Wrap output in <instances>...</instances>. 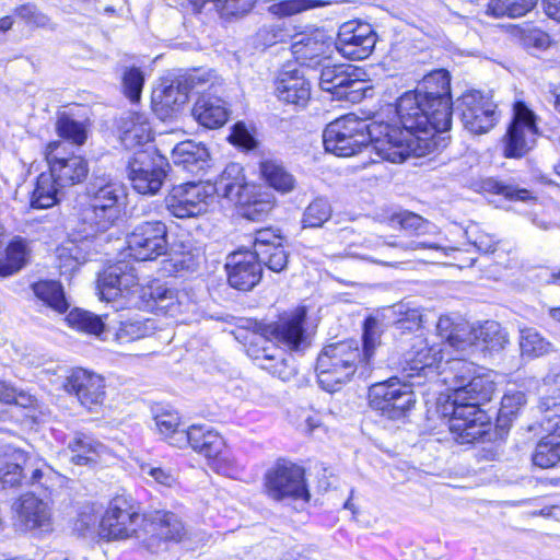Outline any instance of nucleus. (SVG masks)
<instances>
[{
    "instance_id": "60",
    "label": "nucleus",
    "mask_w": 560,
    "mask_h": 560,
    "mask_svg": "<svg viewBox=\"0 0 560 560\" xmlns=\"http://www.w3.org/2000/svg\"><path fill=\"white\" fill-rule=\"evenodd\" d=\"M526 404V395L523 392L506 393L501 399L500 417L515 416Z\"/></svg>"
},
{
    "instance_id": "23",
    "label": "nucleus",
    "mask_w": 560,
    "mask_h": 560,
    "mask_svg": "<svg viewBox=\"0 0 560 560\" xmlns=\"http://www.w3.org/2000/svg\"><path fill=\"white\" fill-rule=\"evenodd\" d=\"M211 187L214 188V196H221L238 205L252 203L255 189V186L247 182L244 168L238 163L228 164ZM253 203L257 205L256 201Z\"/></svg>"
},
{
    "instance_id": "32",
    "label": "nucleus",
    "mask_w": 560,
    "mask_h": 560,
    "mask_svg": "<svg viewBox=\"0 0 560 560\" xmlns=\"http://www.w3.org/2000/svg\"><path fill=\"white\" fill-rule=\"evenodd\" d=\"M280 325L278 323L264 324L257 341L252 345L247 352L257 361L262 369H270L272 365L267 362L277 360L279 355Z\"/></svg>"
},
{
    "instance_id": "27",
    "label": "nucleus",
    "mask_w": 560,
    "mask_h": 560,
    "mask_svg": "<svg viewBox=\"0 0 560 560\" xmlns=\"http://www.w3.org/2000/svg\"><path fill=\"white\" fill-rule=\"evenodd\" d=\"M466 339L470 343L467 346V350L463 352L469 355L476 351L499 352L509 343L508 332L494 320H486L478 326L470 325V334Z\"/></svg>"
},
{
    "instance_id": "34",
    "label": "nucleus",
    "mask_w": 560,
    "mask_h": 560,
    "mask_svg": "<svg viewBox=\"0 0 560 560\" xmlns=\"http://www.w3.org/2000/svg\"><path fill=\"white\" fill-rule=\"evenodd\" d=\"M172 160L175 165L198 175L208 165L209 151L202 143L187 140L175 145Z\"/></svg>"
},
{
    "instance_id": "15",
    "label": "nucleus",
    "mask_w": 560,
    "mask_h": 560,
    "mask_svg": "<svg viewBox=\"0 0 560 560\" xmlns=\"http://www.w3.org/2000/svg\"><path fill=\"white\" fill-rule=\"evenodd\" d=\"M442 360V349L439 346H430L425 339L417 337L406 354L401 375L418 387L423 386L425 381L432 384Z\"/></svg>"
},
{
    "instance_id": "33",
    "label": "nucleus",
    "mask_w": 560,
    "mask_h": 560,
    "mask_svg": "<svg viewBox=\"0 0 560 560\" xmlns=\"http://www.w3.org/2000/svg\"><path fill=\"white\" fill-rule=\"evenodd\" d=\"M152 140V130L145 115L130 113L121 119L120 141L128 150H137Z\"/></svg>"
},
{
    "instance_id": "5",
    "label": "nucleus",
    "mask_w": 560,
    "mask_h": 560,
    "mask_svg": "<svg viewBox=\"0 0 560 560\" xmlns=\"http://www.w3.org/2000/svg\"><path fill=\"white\" fill-rule=\"evenodd\" d=\"M280 234L271 229L256 233L254 252L237 250L228 256L225 268L231 287L252 290L261 279V264L275 272L280 271Z\"/></svg>"
},
{
    "instance_id": "46",
    "label": "nucleus",
    "mask_w": 560,
    "mask_h": 560,
    "mask_svg": "<svg viewBox=\"0 0 560 560\" xmlns=\"http://www.w3.org/2000/svg\"><path fill=\"white\" fill-rule=\"evenodd\" d=\"M537 409L541 415V425L546 431L560 438V396H544Z\"/></svg>"
},
{
    "instance_id": "29",
    "label": "nucleus",
    "mask_w": 560,
    "mask_h": 560,
    "mask_svg": "<svg viewBox=\"0 0 560 560\" xmlns=\"http://www.w3.org/2000/svg\"><path fill=\"white\" fill-rule=\"evenodd\" d=\"M69 460L78 466L96 464L107 455L108 448L93 436L75 432L67 442L65 448Z\"/></svg>"
},
{
    "instance_id": "12",
    "label": "nucleus",
    "mask_w": 560,
    "mask_h": 560,
    "mask_svg": "<svg viewBox=\"0 0 560 560\" xmlns=\"http://www.w3.org/2000/svg\"><path fill=\"white\" fill-rule=\"evenodd\" d=\"M411 93L423 98V104L432 106L433 121L440 129L452 125L451 79L446 70L440 69L427 74Z\"/></svg>"
},
{
    "instance_id": "9",
    "label": "nucleus",
    "mask_w": 560,
    "mask_h": 560,
    "mask_svg": "<svg viewBox=\"0 0 560 560\" xmlns=\"http://www.w3.org/2000/svg\"><path fill=\"white\" fill-rule=\"evenodd\" d=\"M145 536L143 548L152 553L166 548L168 542L188 544L191 541V533L185 526L182 518L166 510H153L144 512Z\"/></svg>"
},
{
    "instance_id": "55",
    "label": "nucleus",
    "mask_w": 560,
    "mask_h": 560,
    "mask_svg": "<svg viewBox=\"0 0 560 560\" xmlns=\"http://www.w3.org/2000/svg\"><path fill=\"white\" fill-rule=\"evenodd\" d=\"M483 188L489 192L502 195L511 200L525 201L532 198L529 190L505 185L494 179H487L483 183Z\"/></svg>"
},
{
    "instance_id": "17",
    "label": "nucleus",
    "mask_w": 560,
    "mask_h": 560,
    "mask_svg": "<svg viewBox=\"0 0 560 560\" xmlns=\"http://www.w3.org/2000/svg\"><path fill=\"white\" fill-rule=\"evenodd\" d=\"M497 105L479 91H467L455 102L463 126L474 135L491 130L498 120Z\"/></svg>"
},
{
    "instance_id": "37",
    "label": "nucleus",
    "mask_w": 560,
    "mask_h": 560,
    "mask_svg": "<svg viewBox=\"0 0 560 560\" xmlns=\"http://www.w3.org/2000/svg\"><path fill=\"white\" fill-rule=\"evenodd\" d=\"M28 456L21 450L7 448L0 452V488H11L21 485L23 467L27 464Z\"/></svg>"
},
{
    "instance_id": "57",
    "label": "nucleus",
    "mask_w": 560,
    "mask_h": 560,
    "mask_svg": "<svg viewBox=\"0 0 560 560\" xmlns=\"http://www.w3.org/2000/svg\"><path fill=\"white\" fill-rule=\"evenodd\" d=\"M57 253L61 273L74 271L83 261V258L78 256V246L72 242L59 247Z\"/></svg>"
},
{
    "instance_id": "53",
    "label": "nucleus",
    "mask_w": 560,
    "mask_h": 560,
    "mask_svg": "<svg viewBox=\"0 0 560 560\" xmlns=\"http://www.w3.org/2000/svg\"><path fill=\"white\" fill-rule=\"evenodd\" d=\"M465 234L468 242L480 253L488 254L495 250L498 244L495 237L481 231L477 224L469 225L465 230Z\"/></svg>"
},
{
    "instance_id": "6",
    "label": "nucleus",
    "mask_w": 560,
    "mask_h": 560,
    "mask_svg": "<svg viewBox=\"0 0 560 560\" xmlns=\"http://www.w3.org/2000/svg\"><path fill=\"white\" fill-rule=\"evenodd\" d=\"M91 203L82 210L84 237L107 231L119 218L127 198L126 187L109 176H95L88 186Z\"/></svg>"
},
{
    "instance_id": "1",
    "label": "nucleus",
    "mask_w": 560,
    "mask_h": 560,
    "mask_svg": "<svg viewBox=\"0 0 560 560\" xmlns=\"http://www.w3.org/2000/svg\"><path fill=\"white\" fill-rule=\"evenodd\" d=\"M476 365L463 358L442 361L432 386L445 385L452 406L450 431L460 444L481 440L491 428L490 417L480 406L490 401L495 384L486 375L476 374Z\"/></svg>"
},
{
    "instance_id": "35",
    "label": "nucleus",
    "mask_w": 560,
    "mask_h": 560,
    "mask_svg": "<svg viewBox=\"0 0 560 560\" xmlns=\"http://www.w3.org/2000/svg\"><path fill=\"white\" fill-rule=\"evenodd\" d=\"M328 48V38L320 31L311 34H298L290 44V52L301 66L324 56Z\"/></svg>"
},
{
    "instance_id": "63",
    "label": "nucleus",
    "mask_w": 560,
    "mask_h": 560,
    "mask_svg": "<svg viewBox=\"0 0 560 560\" xmlns=\"http://www.w3.org/2000/svg\"><path fill=\"white\" fill-rule=\"evenodd\" d=\"M18 14L32 26L43 28L51 26L49 18L33 5H22L18 9Z\"/></svg>"
},
{
    "instance_id": "51",
    "label": "nucleus",
    "mask_w": 560,
    "mask_h": 560,
    "mask_svg": "<svg viewBox=\"0 0 560 560\" xmlns=\"http://www.w3.org/2000/svg\"><path fill=\"white\" fill-rule=\"evenodd\" d=\"M209 465L212 469H214L218 474L230 478H238L243 472L244 467L236 460L235 456L224 446L221 454L214 456Z\"/></svg>"
},
{
    "instance_id": "36",
    "label": "nucleus",
    "mask_w": 560,
    "mask_h": 560,
    "mask_svg": "<svg viewBox=\"0 0 560 560\" xmlns=\"http://www.w3.org/2000/svg\"><path fill=\"white\" fill-rule=\"evenodd\" d=\"M205 456L210 462L214 456L221 454L225 446L223 438L207 425H190L187 436V447Z\"/></svg>"
},
{
    "instance_id": "41",
    "label": "nucleus",
    "mask_w": 560,
    "mask_h": 560,
    "mask_svg": "<svg viewBox=\"0 0 560 560\" xmlns=\"http://www.w3.org/2000/svg\"><path fill=\"white\" fill-rule=\"evenodd\" d=\"M534 465L540 468H550L560 462V438L549 432L536 445L533 454Z\"/></svg>"
},
{
    "instance_id": "21",
    "label": "nucleus",
    "mask_w": 560,
    "mask_h": 560,
    "mask_svg": "<svg viewBox=\"0 0 560 560\" xmlns=\"http://www.w3.org/2000/svg\"><path fill=\"white\" fill-rule=\"evenodd\" d=\"M376 38V33L371 24L348 21L339 27L336 48L348 59L362 60L372 54Z\"/></svg>"
},
{
    "instance_id": "26",
    "label": "nucleus",
    "mask_w": 560,
    "mask_h": 560,
    "mask_svg": "<svg viewBox=\"0 0 560 560\" xmlns=\"http://www.w3.org/2000/svg\"><path fill=\"white\" fill-rule=\"evenodd\" d=\"M311 98V86L299 68L287 65L282 69V112L304 109Z\"/></svg>"
},
{
    "instance_id": "28",
    "label": "nucleus",
    "mask_w": 560,
    "mask_h": 560,
    "mask_svg": "<svg viewBox=\"0 0 560 560\" xmlns=\"http://www.w3.org/2000/svg\"><path fill=\"white\" fill-rule=\"evenodd\" d=\"M153 319L140 315L119 314L107 323V330L120 345L130 343L151 336L155 331Z\"/></svg>"
},
{
    "instance_id": "50",
    "label": "nucleus",
    "mask_w": 560,
    "mask_h": 560,
    "mask_svg": "<svg viewBox=\"0 0 560 560\" xmlns=\"http://www.w3.org/2000/svg\"><path fill=\"white\" fill-rule=\"evenodd\" d=\"M187 95L178 86L170 84L153 92V102L155 105L165 107L170 113H174L178 107L185 104Z\"/></svg>"
},
{
    "instance_id": "52",
    "label": "nucleus",
    "mask_w": 560,
    "mask_h": 560,
    "mask_svg": "<svg viewBox=\"0 0 560 560\" xmlns=\"http://www.w3.org/2000/svg\"><path fill=\"white\" fill-rule=\"evenodd\" d=\"M390 223L392 226H399L401 230L416 235L427 233L430 226V223L422 217L409 211L394 214L390 218Z\"/></svg>"
},
{
    "instance_id": "3",
    "label": "nucleus",
    "mask_w": 560,
    "mask_h": 560,
    "mask_svg": "<svg viewBox=\"0 0 560 560\" xmlns=\"http://www.w3.org/2000/svg\"><path fill=\"white\" fill-rule=\"evenodd\" d=\"M363 347L357 340H343L325 346L316 361L319 386L329 393L337 392L354 375L366 378L372 371L374 351L380 345L377 320L369 317L364 322Z\"/></svg>"
},
{
    "instance_id": "54",
    "label": "nucleus",
    "mask_w": 560,
    "mask_h": 560,
    "mask_svg": "<svg viewBox=\"0 0 560 560\" xmlns=\"http://www.w3.org/2000/svg\"><path fill=\"white\" fill-rule=\"evenodd\" d=\"M35 398L24 390L11 386L7 382L0 381V402L14 404L23 408L32 407L35 404Z\"/></svg>"
},
{
    "instance_id": "18",
    "label": "nucleus",
    "mask_w": 560,
    "mask_h": 560,
    "mask_svg": "<svg viewBox=\"0 0 560 560\" xmlns=\"http://www.w3.org/2000/svg\"><path fill=\"white\" fill-rule=\"evenodd\" d=\"M128 255L136 260H154L167 250V228L162 221L139 223L126 237Z\"/></svg>"
},
{
    "instance_id": "11",
    "label": "nucleus",
    "mask_w": 560,
    "mask_h": 560,
    "mask_svg": "<svg viewBox=\"0 0 560 560\" xmlns=\"http://www.w3.org/2000/svg\"><path fill=\"white\" fill-rule=\"evenodd\" d=\"M167 161L150 148L137 150L128 162V178L141 195H156L165 178Z\"/></svg>"
},
{
    "instance_id": "56",
    "label": "nucleus",
    "mask_w": 560,
    "mask_h": 560,
    "mask_svg": "<svg viewBox=\"0 0 560 560\" xmlns=\"http://www.w3.org/2000/svg\"><path fill=\"white\" fill-rule=\"evenodd\" d=\"M143 82V74L138 68H130L125 71L122 77L124 93L131 102L140 100Z\"/></svg>"
},
{
    "instance_id": "45",
    "label": "nucleus",
    "mask_w": 560,
    "mask_h": 560,
    "mask_svg": "<svg viewBox=\"0 0 560 560\" xmlns=\"http://www.w3.org/2000/svg\"><path fill=\"white\" fill-rule=\"evenodd\" d=\"M66 320L73 329L95 336H100L105 328V324L100 316L81 308L72 310L67 315Z\"/></svg>"
},
{
    "instance_id": "44",
    "label": "nucleus",
    "mask_w": 560,
    "mask_h": 560,
    "mask_svg": "<svg viewBox=\"0 0 560 560\" xmlns=\"http://www.w3.org/2000/svg\"><path fill=\"white\" fill-rule=\"evenodd\" d=\"M537 0H490L487 13L494 18L516 19L530 12Z\"/></svg>"
},
{
    "instance_id": "22",
    "label": "nucleus",
    "mask_w": 560,
    "mask_h": 560,
    "mask_svg": "<svg viewBox=\"0 0 560 560\" xmlns=\"http://www.w3.org/2000/svg\"><path fill=\"white\" fill-rule=\"evenodd\" d=\"M60 149V142H50L46 147L45 156L49 165V174L59 187L82 183L89 174L88 161L81 155L62 154Z\"/></svg>"
},
{
    "instance_id": "42",
    "label": "nucleus",
    "mask_w": 560,
    "mask_h": 560,
    "mask_svg": "<svg viewBox=\"0 0 560 560\" xmlns=\"http://www.w3.org/2000/svg\"><path fill=\"white\" fill-rule=\"evenodd\" d=\"M58 184L49 173H42L37 177L35 189L31 197V207L47 209L57 202Z\"/></svg>"
},
{
    "instance_id": "20",
    "label": "nucleus",
    "mask_w": 560,
    "mask_h": 560,
    "mask_svg": "<svg viewBox=\"0 0 560 560\" xmlns=\"http://www.w3.org/2000/svg\"><path fill=\"white\" fill-rule=\"evenodd\" d=\"M62 387L68 394L74 395L78 401L91 411L97 410L106 399L105 378L86 369H72L66 376Z\"/></svg>"
},
{
    "instance_id": "64",
    "label": "nucleus",
    "mask_w": 560,
    "mask_h": 560,
    "mask_svg": "<svg viewBox=\"0 0 560 560\" xmlns=\"http://www.w3.org/2000/svg\"><path fill=\"white\" fill-rule=\"evenodd\" d=\"M221 11L225 15L243 16L247 14L255 4V0H218Z\"/></svg>"
},
{
    "instance_id": "61",
    "label": "nucleus",
    "mask_w": 560,
    "mask_h": 560,
    "mask_svg": "<svg viewBox=\"0 0 560 560\" xmlns=\"http://www.w3.org/2000/svg\"><path fill=\"white\" fill-rule=\"evenodd\" d=\"M264 491L275 501L280 500V463L276 462L264 476Z\"/></svg>"
},
{
    "instance_id": "48",
    "label": "nucleus",
    "mask_w": 560,
    "mask_h": 560,
    "mask_svg": "<svg viewBox=\"0 0 560 560\" xmlns=\"http://www.w3.org/2000/svg\"><path fill=\"white\" fill-rule=\"evenodd\" d=\"M331 215V207L327 199L316 198L305 209L303 215V228H319Z\"/></svg>"
},
{
    "instance_id": "39",
    "label": "nucleus",
    "mask_w": 560,
    "mask_h": 560,
    "mask_svg": "<svg viewBox=\"0 0 560 560\" xmlns=\"http://www.w3.org/2000/svg\"><path fill=\"white\" fill-rule=\"evenodd\" d=\"M28 256L27 245L22 238H14L0 258V277H9L24 267Z\"/></svg>"
},
{
    "instance_id": "59",
    "label": "nucleus",
    "mask_w": 560,
    "mask_h": 560,
    "mask_svg": "<svg viewBox=\"0 0 560 560\" xmlns=\"http://www.w3.org/2000/svg\"><path fill=\"white\" fill-rule=\"evenodd\" d=\"M229 139L233 144L245 150H253L257 145V141L253 132L243 121H238L233 126V130Z\"/></svg>"
},
{
    "instance_id": "4",
    "label": "nucleus",
    "mask_w": 560,
    "mask_h": 560,
    "mask_svg": "<svg viewBox=\"0 0 560 560\" xmlns=\"http://www.w3.org/2000/svg\"><path fill=\"white\" fill-rule=\"evenodd\" d=\"M97 289L101 300L116 302L124 299V305L130 306L147 302L149 307L171 317L182 313L185 298L160 282L145 288L139 282L133 266L122 261L109 266L98 276Z\"/></svg>"
},
{
    "instance_id": "2",
    "label": "nucleus",
    "mask_w": 560,
    "mask_h": 560,
    "mask_svg": "<svg viewBox=\"0 0 560 560\" xmlns=\"http://www.w3.org/2000/svg\"><path fill=\"white\" fill-rule=\"evenodd\" d=\"M397 135L399 132L389 124L368 122L349 114L327 125L323 142L326 151L338 156H351L364 149L375 151L382 160L401 163L406 160L408 147Z\"/></svg>"
},
{
    "instance_id": "31",
    "label": "nucleus",
    "mask_w": 560,
    "mask_h": 560,
    "mask_svg": "<svg viewBox=\"0 0 560 560\" xmlns=\"http://www.w3.org/2000/svg\"><path fill=\"white\" fill-rule=\"evenodd\" d=\"M194 118L208 129L222 127L229 119L226 103L219 96L205 93L198 97L192 107Z\"/></svg>"
},
{
    "instance_id": "13",
    "label": "nucleus",
    "mask_w": 560,
    "mask_h": 560,
    "mask_svg": "<svg viewBox=\"0 0 560 560\" xmlns=\"http://www.w3.org/2000/svg\"><path fill=\"white\" fill-rule=\"evenodd\" d=\"M319 86L335 98L359 103L371 90L366 81L360 79L359 69L350 65L325 66L319 75Z\"/></svg>"
},
{
    "instance_id": "24",
    "label": "nucleus",
    "mask_w": 560,
    "mask_h": 560,
    "mask_svg": "<svg viewBox=\"0 0 560 560\" xmlns=\"http://www.w3.org/2000/svg\"><path fill=\"white\" fill-rule=\"evenodd\" d=\"M311 492L302 466L282 459V505L303 512L307 509Z\"/></svg>"
},
{
    "instance_id": "30",
    "label": "nucleus",
    "mask_w": 560,
    "mask_h": 560,
    "mask_svg": "<svg viewBox=\"0 0 560 560\" xmlns=\"http://www.w3.org/2000/svg\"><path fill=\"white\" fill-rule=\"evenodd\" d=\"M307 310L298 306L283 322L282 320V351L303 354L311 346L310 335L305 330Z\"/></svg>"
},
{
    "instance_id": "8",
    "label": "nucleus",
    "mask_w": 560,
    "mask_h": 560,
    "mask_svg": "<svg viewBox=\"0 0 560 560\" xmlns=\"http://www.w3.org/2000/svg\"><path fill=\"white\" fill-rule=\"evenodd\" d=\"M145 521L144 513H139L131 499L116 497L109 502L101 517L97 534L106 541L133 539L143 547Z\"/></svg>"
},
{
    "instance_id": "58",
    "label": "nucleus",
    "mask_w": 560,
    "mask_h": 560,
    "mask_svg": "<svg viewBox=\"0 0 560 560\" xmlns=\"http://www.w3.org/2000/svg\"><path fill=\"white\" fill-rule=\"evenodd\" d=\"M60 479V476L45 463L34 466L30 478V485H40L45 489L52 488Z\"/></svg>"
},
{
    "instance_id": "43",
    "label": "nucleus",
    "mask_w": 560,
    "mask_h": 560,
    "mask_svg": "<svg viewBox=\"0 0 560 560\" xmlns=\"http://www.w3.org/2000/svg\"><path fill=\"white\" fill-rule=\"evenodd\" d=\"M35 296L51 310L63 313L68 308L61 285L56 281H39L33 284Z\"/></svg>"
},
{
    "instance_id": "14",
    "label": "nucleus",
    "mask_w": 560,
    "mask_h": 560,
    "mask_svg": "<svg viewBox=\"0 0 560 560\" xmlns=\"http://www.w3.org/2000/svg\"><path fill=\"white\" fill-rule=\"evenodd\" d=\"M214 200V188L209 182L185 183L174 186L165 198L172 215L186 219L207 212Z\"/></svg>"
},
{
    "instance_id": "62",
    "label": "nucleus",
    "mask_w": 560,
    "mask_h": 560,
    "mask_svg": "<svg viewBox=\"0 0 560 560\" xmlns=\"http://www.w3.org/2000/svg\"><path fill=\"white\" fill-rule=\"evenodd\" d=\"M329 0H282V15H293L303 11L328 5Z\"/></svg>"
},
{
    "instance_id": "47",
    "label": "nucleus",
    "mask_w": 560,
    "mask_h": 560,
    "mask_svg": "<svg viewBox=\"0 0 560 560\" xmlns=\"http://www.w3.org/2000/svg\"><path fill=\"white\" fill-rule=\"evenodd\" d=\"M520 347L522 355L528 358L541 357L552 350V345L534 328L521 330Z\"/></svg>"
},
{
    "instance_id": "7",
    "label": "nucleus",
    "mask_w": 560,
    "mask_h": 560,
    "mask_svg": "<svg viewBox=\"0 0 560 560\" xmlns=\"http://www.w3.org/2000/svg\"><path fill=\"white\" fill-rule=\"evenodd\" d=\"M423 98L411 92L404 93L396 104V113L401 128L392 126L402 138L404 143L408 147L406 159L416 150V142L424 141L435 132H444L448 129H440L438 124L433 121L432 106L423 104Z\"/></svg>"
},
{
    "instance_id": "10",
    "label": "nucleus",
    "mask_w": 560,
    "mask_h": 560,
    "mask_svg": "<svg viewBox=\"0 0 560 560\" xmlns=\"http://www.w3.org/2000/svg\"><path fill=\"white\" fill-rule=\"evenodd\" d=\"M412 387L415 385L406 378L401 382L398 377H390L387 381L373 384L369 388L370 406L389 419H399L416 402Z\"/></svg>"
},
{
    "instance_id": "38",
    "label": "nucleus",
    "mask_w": 560,
    "mask_h": 560,
    "mask_svg": "<svg viewBox=\"0 0 560 560\" xmlns=\"http://www.w3.org/2000/svg\"><path fill=\"white\" fill-rule=\"evenodd\" d=\"M436 330L454 350L459 352L467 350V346L470 343L466 339L470 334V325L467 322L455 323L450 316L443 315L438 320Z\"/></svg>"
},
{
    "instance_id": "19",
    "label": "nucleus",
    "mask_w": 560,
    "mask_h": 560,
    "mask_svg": "<svg viewBox=\"0 0 560 560\" xmlns=\"http://www.w3.org/2000/svg\"><path fill=\"white\" fill-rule=\"evenodd\" d=\"M538 133L536 116L524 103L514 105V116L504 137V155L506 158H522L535 144Z\"/></svg>"
},
{
    "instance_id": "25",
    "label": "nucleus",
    "mask_w": 560,
    "mask_h": 560,
    "mask_svg": "<svg viewBox=\"0 0 560 560\" xmlns=\"http://www.w3.org/2000/svg\"><path fill=\"white\" fill-rule=\"evenodd\" d=\"M152 430L160 439L172 447L184 450L187 447L189 427L185 428L178 411L170 408H155L153 410Z\"/></svg>"
},
{
    "instance_id": "16",
    "label": "nucleus",
    "mask_w": 560,
    "mask_h": 560,
    "mask_svg": "<svg viewBox=\"0 0 560 560\" xmlns=\"http://www.w3.org/2000/svg\"><path fill=\"white\" fill-rule=\"evenodd\" d=\"M13 526L20 533L43 535L52 532L51 504L33 493L19 497L12 504Z\"/></svg>"
},
{
    "instance_id": "49",
    "label": "nucleus",
    "mask_w": 560,
    "mask_h": 560,
    "mask_svg": "<svg viewBox=\"0 0 560 560\" xmlns=\"http://www.w3.org/2000/svg\"><path fill=\"white\" fill-rule=\"evenodd\" d=\"M57 130L60 137L78 145H82L88 139L86 126L67 115L59 117Z\"/></svg>"
},
{
    "instance_id": "40",
    "label": "nucleus",
    "mask_w": 560,
    "mask_h": 560,
    "mask_svg": "<svg viewBox=\"0 0 560 560\" xmlns=\"http://www.w3.org/2000/svg\"><path fill=\"white\" fill-rule=\"evenodd\" d=\"M141 478L150 486L173 488L178 482V472L172 468L154 463H139Z\"/></svg>"
}]
</instances>
